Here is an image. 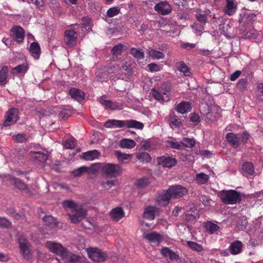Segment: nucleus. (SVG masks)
<instances>
[{"label": "nucleus", "mask_w": 263, "mask_h": 263, "mask_svg": "<svg viewBox=\"0 0 263 263\" xmlns=\"http://www.w3.org/2000/svg\"><path fill=\"white\" fill-rule=\"evenodd\" d=\"M147 68L151 72H157L160 70L159 66L155 63H150L147 65Z\"/></svg>", "instance_id": "obj_59"}, {"label": "nucleus", "mask_w": 263, "mask_h": 263, "mask_svg": "<svg viewBox=\"0 0 263 263\" xmlns=\"http://www.w3.org/2000/svg\"><path fill=\"white\" fill-rule=\"evenodd\" d=\"M30 52L34 58L39 59L41 53V48L37 42H33L30 44Z\"/></svg>", "instance_id": "obj_31"}, {"label": "nucleus", "mask_w": 263, "mask_h": 263, "mask_svg": "<svg viewBox=\"0 0 263 263\" xmlns=\"http://www.w3.org/2000/svg\"><path fill=\"white\" fill-rule=\"evenodd\" d=\"M102 165L103 164L100 163L92 164L90 167H88V174H95L99 171H101V172H102Z\"/></svg>", "instance_id": "obj_38"}, {"label": "nucleus", "mask_w": 263, "mask_h": 263, "mask_svg": "<svg viewBox=\"0 0 263 263\" xmlns=\"http://www.w3.org/2000/svg\"><path fill=\"white\" fill-rule=\"evenodd\" d=\"M228 142L234 148H237L240 144L239 138L233 133H230L226 135Z\"/></svg>", "instance_id": "obj_27"}, {"label": "nucleus", "mask_w": 263, "mask_h": 263, "mask_svg": "<svg viewBox=\"0 0 263 263\" xmlns=\"http://www.w3.org/2000/svg\"><path fill=\"white\" fill-rule=\"evenodd\" d=\"M227 4L223 9L224 13L229 16L233 15L236 11L237 4L233 0H226Z\"/></svg>", "instance_id": "obj_18"}, {"label": "nucleus", "mask_w": 263, "mask_h": 263, "mask_svg": "<svg viewBox=\"0 0 263 263\" xmlns=\"http://www.w3.org/2000/svg\"><path fill=\"white\" fill-rule=\"evenodd\" d=\"M62 257L66 259V261L71 263H77L79 261L80 257L66 250L65 252L62 256Z\"/></svg>", "instance_id": "obj_30"}, {"label": "nucleus", "mask_w": 263, "mask_h": 263, "mask_svg": "<svg viewBox=\"0 0 263 263\" xmlns=\"http://www.w3.org/2000/svg\"><path fill=\"white\" fill-rule=\"evenodd\" d=\"M33 157L39 161L44 162L47 159L48 156L46 154L40 152H35L33 153Z\"/></svg>", "instance_id": "obj_40"}, {"label": "nucleus", "mask_w": 263, "mask_h": 263, "mask_svg": "<svg viewBox=\"0 0 263 263\" xmlns=\"http://www.w3.org/2000/svg\"><path fill=\"white\" fill-rule=\"evenodd\" d=\"M256 16V14L254 13H247L244 14L243 18H246L247 23H249L254 21Z\"/></svg>", "instance_id": "obj_58"}, {"label": "nucleus", "mask_w": 263, "mask_h": 263, "mask_svg": "<svg viewBox=\"0 0 263 263\" xmlns=\"http://www.w3.org/2000/svg\"><path fill=\"white\" fill-rule=\"evenodd\" d=\"M13 140L17 142H24L27 140L26 135L24 134H18L13 136Z\"/></svg>", "instance_id": "obj_57"}, {"label": "nucleus", "mask_w": 263, "mask_h": 263, "mask_svg": "<svg viewBox=\"0 0 263 263\" xmlns=\"http://www.w3.org/2000/svg\"><path fill=\"white\" fill-rule=\"evenodd\" d=\"M159 90L162 93L163 96H165L166 101L169 100V96L172 91V87L170 83H164L161 84Z\"/></svg>", "instance_id": "obj_32"}, {"label": "nucleus", "mask_w": 263, "mask_h": 263, "mask_svg": "<svg viewBox=\"0 0 263 263\" xmlns=\"http://www.w3.org/2000/svg\"><path fill=\"white\" fill-rule=\"evenodd\" d=\"M242 174L243 176L249 177L254 173V168L252 163L250 162H245L242 165Z\"/></svg>", "instance_id": "obj_26"}, {"label": "nucleus", "mask_w": 263, "mask_h": 263, "mask_svg": "<svg viewBox=\"0 0 263 263\" xmlns=\"http://www.w3.org/2000/svg\"><path fill=\"white\" fill-rule=\"evenodd\" d=\"M258 32L256 30H251L248 32L246 34L247 38L250 40H253L254 37H256Z\"/></svg>", "instance_id": "obj_63"}, {"label": "nucleus", "mask_w": 263, "mask_h": 263, "mask_svg": "<svg viewBox=\"0 0 263 263\" xmlns=\"http://www.w3.org/2000/svg\"><path fill=\"white\" fill-rule=\"evenodd\" d=\"M106 96L103 95L99 98L100 103L104 106L105 109L110 110H121L123 108L122 103L118 102H112L109 100H106Z\"/></svg>", "instance_id": "obj_10"}, {"label": "nucleus", "mask_w": 263, "mask_h": 263, "mask_svg": "<svg viewBox=\"0 0 263 263\" xmlns=\"http://www.w3.org/2000/svg\"><path fill=\"white\" fill-rule=\"evenodd\" d=\"M256 96L259 100L263 101V83L258 85L256 90Z\"/></svg>", "instance_id": "obj_56"}, {"label": "nucleus", "mask_w": 263, "mask_h": 263, "mask_svg": "<svg viewBox=\"0 0 263 263\" xmlns=\"http://www.w3.org/2000/svg\"><path fill=\"white\" fill-rule=\"evenodd\" d=\"M248 81L247 79L243 78L238 80L236 84L238 89L241 92H243L247 90Z\"/></svg>", "instance_id": "obj_36"}, {"label": "nucleus", "mask_w": 263, "mask_h": 263, "mask_svg": "<svg viewBox=\"0 0 263 263\" xmlns=\"http://www.w3.org/2000/svg\"><path fill=\"white\" fill-rule=\"evenodd\" d=\"M177 68L181 72L183 73L185 76H190L191 72L190 69L183 61H179L176 63V65Z\"/></svg>", "instance_id": "obj_33"}, {"label": "nucleus", "mask_w": 263, "mask_h": 263, "mask_svg": "<svg viewBox=\"0 0 263 263\" xmlns=\"http://www.w3.org/2000/svg\"><path fill=\"white\" fill-rule=\"evenodd\" d=\"M121 168L119 165L114 164H103L102 173L109 177H116L120 174Z\"/></svg>", "instance_id": "obj_8"}, {"label": "nucleus", "mask_w": 263, "mask_h": 263, "mask_svg": "<svg viewBox=\"0 0 263 263\" xmlns=\"http://www.w3.org/2000/svg\"><path fill=\"white\" fill-rule=\"evenodd\" d=\"M149 55L154 59H162L164 55L163 52L156 50H151L149 52Z\"/></svg>", "instance_id": "obj_46"}, {"label": "nucleus", "mask_w": 263, "mask_h": 263, "mask_svg": "<svg viewBox=\"0 0 263 263\" xmlns=\"http://www.w3.org/2000/svg\"><path fill=\"white\" fill-rule=\"evenodd\" d=\"M144 237L151 243H156L157 245L160 243L162 240V236L160 234L155 232L145 234Z\"/></svg>", "instance_id": "obj_17"}, {"label": "nucleus", "mask_w": 263, "mask_h": 263, "mask_svg": "<svg viewBox=\"0 0 263 263\" xmlns=\"http://www.w3.org/2000/svg\"><path fill=\"white\" fill-rule=\"evenodd\" d=\"M165 145L167 147H172L173 148L179 149L181 147V144L178 142H175L172 141H166Z\"/></svg>", "instance_id": "obj_55"}, {"label": "nucleus", "mask_w": 263, "mask_h": 263, "mask_svg": "<svg viewBox=\"0 0 263 263\" xmlns=\"http://www.w3.org/2000/svg\"><path fill=\"white\" fill-rule=\"evenodd\" d=\"M62 205L64 208L71 211V213H69L68 216L71 222L73 223L79 222L86 216L85 210L81 205L77 204L72 200H65L62 202Z\"/></svg>", "instance_id": "obj_1"}, {"label": "nucleus", "mask_w": 263, "mask_h": 263, "mask_svg": "<svg viewBox=\"0 0 263 263\" xmlns=\"http://www.w3.org/2000/svg\"><path fill=\"white\" fill-rule=\"evenodd\" d=\"M171 198H173L168 189L166 191H163L158 195L156 201L159 205L165 206L169 203Z\"/></svg>", "instance_id": "obj_14"}, {"label": "nucleus", "mask_w": 263, "mask_h": 263, "mask_svg": "<svg viewBox=\"0 0 263 263\" xmlns=\"http://www.w3.org/2000/svg\"><path fill=\"white\" fill-rule=\"evenodd\" d=\"M33 2L35 6L39 8L44 7L45 5V0H34Z\"/></svg>", "instance_id": "obj_64"}, {"label": "nucleus", "mask_w": 263, "mask_h": 263, "mask_svg": "<svg viewBox=\"0 0 263 263\" xmlns=\"http://www.w3.org/2000/svg\"><path fill=\"white\" fill-rule=\"evenodd\" d=\"M136 145L134 140L129 139H123L120 141V146L122 148H132Z\"/></svg>", "instance_id": "obj_37"}, {"label": "nucleus", "mask_w": 263, "mask_h": 263, "mask_svg": "<svg viewBox=\"0 0 263 263\" xmlns=\"http://www.w3.org/2000/svg\"><path fill=\"white\" fill-rule=\"evenodd\" d=\"M45 246L51 252L62 257L66 250L60 243L53 241H47L46 243Z\"/></svg>", "instance_id": "obj_11"}, {"label": "nucleus", "mask_w": 263, "mask_h": 263, "mask_svg": "<svg viewBox=\"0 0 263 263\" xmlns=\"http://www.w3.org/2000/svg\"><path fill=\"white\" fill-rule=\"evenodd\" d=\"M159 212V209L154 206H148L144 211L143 216L144 218L152 220Z\"/></svg>", "instance_id": "obj_15"}, {"label": "nucleus", "mask_w": 263, "mask_h": 263, "mask_svg": "<svg viewBox=\"0 0 263 263\" xmlns=\"http://www.w3.org/2000/svg\"><path fill=\"white\" fill-rule=\"evenodd\" d=\"M192 108V104L189 102L182 101L176 107V110L180 114H187L191 111Z\"/></svg>", "instance_id": "obj_20"}, {"label": "nucleus", "mask_w": 263, "mask_h": 263, "mask_svg": "<svg viewBox=\"0 0 263 263\" xmlns=\"http://www.w3.org/2000/svg\"><path fill=\"white\" fill-rule=\"evenodd\" d=\"M109 69L112 72H118L122 79H130L133 76V67L130 60L126 58L116 65L110 66Z\"/></svg>", "instance_id": "obj_2"}, {"label": "nucleus", "mask_w": 263, "mask_h": 263, "mask_svg": "<svg viewBox=\"0 0 263 263\" xmlns=\"http://www.w3.org/2000/svg\"><path fill=\"white\" fill-rule=\"evenodd\" d=\"M69 95L72 99L79 102L82 101L85 98L84 92L76 88H70L69 90Z\"/></svg>", "instance_id": "obj_19"}, {"label": "nucleus", "mask_w": 263, "mask_h": 263, "mask_svg": "<svg viewBox=\"0 0 263 263\" xmlns=\"http://www.w3.org/2000/svg\"><path fill=\"white\" fill-rule=\"evenodd\" d=\"M45 223L50 228H54L57 226V221L51 215L45 216L43 218Z\"/></svg>", "instance_id": "obj_39"}, {"label": "nucleus", "mask_w": 263, "mask_h": 263, "mask_svg": "<svg viewBox=\"0 0 263 263\" xmlns=\"http://www.w3.org/2000/svg\"><path fill=\"white\" fill-rule=\"evenodd\" d=\"M86 251L89 257L94 261L101 262L106 259V254L96 248H88Z\"/></svg>", "instance_id": "obj_5"}, {"label": "nucleus", "mask_w": 263, "mask_h": 263, "mask_svg": "<svg viewBox=\"0 0 263 263\" xmlns=\"http://www.w3.org/2000/svg\"><path fill=\"white\" fill-rule=\"evenodd\" d=\"M77 141L74 138H70L66 141L65 147L67 149L74 148L76 146Z\"/></svg>", "instance_id": "obj_54"}, {"label": "nucleus", "mask_w": 263, "mask_h": 263, "mask_svg": "<svg viewBox=\"0 0 263 263\" xmlns=\"http://www.w3.org/2000/svg\"><path fill=\"white\" fill-rule=\"evenodd\" d=\"M152 93L154 98L160 102L165 101L166 99L163 96L162 93L159 90H156L155 88L152 89Z\"/></svg>", "instance_id": "obj_41"}, {"label": "nucleus", "mask_w": 263, "mask_h": 263, "mask_svg": "<svg viewBox=\"0 0 263 263\" xmlns=\"http://www.w3.org/2000/svg\"><path fill=\"white\" fill-rule=\"evenodd\" d=\"M12 181L17 189L26 194L31 195V190L30 187L27 184L23 182L21 180L13 178Z\"/></svg>", "instance_id": "obj_21"}, {"label": "nucleus", "mask_w": 263, "mask_h": 263, "mask_svg": "<svg viewBox=\"0 0 263 263\" xmlns=\"http://www.w3.org/2000/svg\"><path fill=\"white\" fill-rule=\"evenodd\" d=\"M28 66L27 64H23L17 65L16 67L13 68L11 70L12 74H20L25 73L28 70Z\"/></svg>", "instance_id": "obj_34"}, {"label": "nucleus", "mask_w": 263, "mask_h": 263, "mask_svg": "<svg viewBox=\"0 0 263 263\" xmlns=\"http://www.w3.org/2000/svg\"><path fill=\"white\" fill-rule=\"evenodd\" d=\"M189 246L193 250L197 252H201L203 250V247L201 245L193 241H188Z\"/></svg>", "instance_id": "obj_52"}, {"label": "nucleus", "mask_w": 263, "mask_h": 263, "mask_svg": "<svg viewBox=\"0 0 263 263\" xmlns=\"http://www.w3.org/2000/svg\"><path fill=\"white\" fill-rule=\"evenodd\" d=\"M209 176L203 173L197 174L195 177V181L198 184H205L209 181Z\"/></svg>", "instance_id": "obj_35"}, {"label": "nucleus", "mask_w": 263, "mask_h": 263, "mask_svg": "<svg viewBox=\"0 0 263 263\" xmlns=\"http://www.w3.org/2000/svg\"><path fill=\"white\" fill-rule=\"evenodd\" d=\"M181 144L187 147H192L195 144V141L193 139L183 138Z\"/></svg>", "instance_id": "obj_48"}, {"label": "nucleus", "mask_w": 263, "mask_h": 263, "mask_svg": "<svg viewBox=\"0 0 263 263\" xmlns=\"http://www.w3.org/2000/svg\"><path fill=\"white\" fill-rule=\"evenodd\" d=\"M148 184V181L146 178H142L137 180L136 184L139 187H144Z\"/></svg>", "instance_id": "obj_61"}, {"label": "nucleus", "mask_w": 263, "mask_h": 263, "mask_svg": "<svg viewBox=\"0 0 263 263\" xmlns=\"http://www.w3.org/2000/svg\"><path fill=\"white\" fill-rule=\"evenodd\" d=\"M168 189L173 198L182 197L187 192L186 189L180 185L171 186Z\"/></svg>", "instance_id": "obj_13"}, {"label": "nucleus", "mask_w": 263, "mask_h": 263, "mask_svg": "<svg viewBox=\"0 0 263 263\" xmlns=\"http://www.w3.org/2000/svg\"><path fill=\"white\" fill-rule=\"evenodd\" d=\"M154 9L159 14L165 15L170 14L172 11L171 6L166 2H161L154 6Z\"/></svg>", "instance_id": "obj_12"}, {"label": "nucleus", "mask_w": 263, "mask_h": 263, "mask_svg": "<svg viewBox=\"0 0 263 263\" xmlns=\"http://www.w3.org/2000/svg\"><path fill=\"white\" fill-rule=\"evenodd\" d=\"M120 13V8L119 7L110 8L106 12V15L109 17H112Z\"/></svg>", "instance_id": "obj_42"}, {"label": "nucleus", "mask_w": 263, "mask_h": 263, "mask_svg": "<svg viewBox=\"0 0 263 263\" xmlns=\"http://www.w3.org/2000/svg\"><path fill=\"white\" fill-rule=\"evenodd\" d=\"M78 36L77 31L72 29L65 31L64 42L68 47L72 48L76 46Z\"/></svg>", "instance_id": "obj_6"}, {"label": "nucleus", "mask_w": 263, "mask_h": 263, "mask_svg": "<svg viewBox=\"0 0 263 263\" xmlns=\"http://www.w3.org/2000/svg\"><path fill=\"white\" fill-rule=\"evenodd\" d=\"M137 159L143 162H148L151 161V157L146 152L139 154L137 156Z\"/></svg>", "instance_id": "obj_49"}, {"label": "nucleus", "mask_w": 263, "mask_h": 263, "mask_svg": "<svg viewBox=\"0 0 263 263\" xmlns=\"http://www.w3.org/2000/svg\"><path fill=\"white\" fill-rule=\"evenodd\" d=\"M125 213L120 207H116L110 212V216L111 219L115 221H118L120 219L124 217Z\"/></svg>", "instance_id": "obj_24"}, {"label": "nucleus", "mask_w": 263, "mask_h": 263, "mask_svg": "<svg viewBox=\"0 0 263 263\" xmlns=\"http://www.w3.org/2000/svg\"><path fill=\"white\" fill-rule=\"evenodd\" d=\"M102 184L105 188H106V189H109L112 186L117 185V181H116V180L107 181L106 182L103 183Z\"/></svg>", "instance_id": "obj_60"}, {"label": "nucleus", "mask_w": 263, "mask_h": 263, "mask_svg": "<svg viewBox=\"0 0 263 263\" xmlns=\"http://www.w3.org/2000/svg\"><path fill=\"white\" fill-rule=\"evenodd\" d=\"M125 127L127 128H133L138 129H142L144 127V125L142 122L137 121L136 120H125Z\"/></svg>", "instance_id": "obj_29"}, {"label": "nucleus", "mask_w": 263, "mask_h": 263, "mask_svg": "<svg viewBox=\"0 0 263 263\" xmlns=\"http://www.w3.org/2000/svg\"><path fill=\"white\" fill-rule=\"evenodd\" d=\"M223 202L227 204H234L241 200L240 194L234 190L223 191L219 193Z\"/></svg>", "instance_id": "obj_3"}, {"label": "nucleus", "mask_w": 263, "mask_h": 263, "mask_svg": "<svg viewBox=\"0 0 263 263\" xmlns=\"http://www.w3.org/2000/svg\"><path fill=\"white\" fill-rule=\"evenodd\" d=\"M10 225V222L5 218L0 217V227L6 228Z\"/></svg>", "instance_id": "obj_62"}, {"label": "nucleus", "mask_w": 263, "mask_h": 263, "mask_svg": "<svg viewBox=\"0 0 263 263\" xmlns=\"http://www.w3.org/2000/svg\"><path fill=\"white\" fill-rule=\"evenodd\" d=\"M9 69L7 66H3L0 70V85L5 86L8 82Z\"/></svg>", "instance_id": "obj_28"}, {"label": "nucleus", "mask_w": 263, "mask_h": 263, "mask_svg": "<svg viewBox=\"0 0 263 263\" xmlns=\"http://www.w3.org/2000/svg\"><path fill=\"white\" fill-rule=\"evenodd\" d=\"M25 30L20 26L14 25L10 30V35L18 43L23 42L25 37Z\"/></svg>", "instance_id": "obj_7"}, {"label": "nucleus", "mask_w": 263, "mask_h": 263, "mask_svg": "<svg viewBox=\"0 0 263 263\" xmlns=\"http://www.w3.org/2000/svg\"><path fill=\"white\" fill-rule=\"evenodd\" d=\"M17 116H7V118L4 121L5 126H9L14 124L17 120Z\"/></svg>", "instance_id": "obj_50"}, {"label": "nucleus", "mask_w": 263, "mask_h": 263, "mask_svg": "<svg viewBox=\"0 0 263 263\" xmlns=\"http://www.w3.org/2000/svg\"><path fill=\"white\" fill-rule=\"evenodd\" d=\"M205 227L206 231L210 233H213L216 232L219 229V227L216 224L211 222H206Z\"/></svg>", "instance_id": "obj_44"}, {"label": "nucleus", "mask_w": 263, "mask_h": 263, "mask_svg": "<svg viewBox=\"0 0 263 263\" xmlns=\"http://www.w3.org/2000/svg\"><path fill=\"white\" fill-rule=\"evenodd\" d=\"M198 13L195 15V18L200 23L205 24L207 22L208 18L206 15L202 14L200 9L198 10Z\"/></svg>", "instance_id": "obj_45"}, {"label": "nucleus", "mask_w": 263, "mask_h": 263, "mask_svg": "<svg viewBox=\"0 0 263 263\" xmlns=\"http://www.w3.org/2000/svg\"><path fill=\"white\" fill-rule=\"evenodd\" d=\"M123 48V45L121 44L115 46L111 49L113 56L117 58L122 53Z\"/></svg>", "instance_id": "obj_43"}, {"label": "nucleus", "mask_w": 263, "mask_h": 263, "mask_svg": "<svg viewBox=\"0 0 263 263\" xmlns=\"http://www.w3.org/2000/svg\"><path fill=\"white\" fill-rule=\"evenodd\" d=\"M159 164L165 167H171L177 163L176 159L170 157L162 156L158 159Z\"/></svg>", "instance_id": "obj_16"}, {"label": "nucleus", "mask_w": 263, "mask_h": 263, "mask_svg": "<svg viewBox=\"0 0 263 263\" xmlns=\"http://www.w3.org/2000/svg\"><path fill=\"white\" fill-rule=\"evenodd\" d=\"M106 128H116L125 127V120H108L104 123Z\"/></svg>", "instance_id": "obj_22"}, {"label": "nucleus", "mask_w": 263, "mask_h": 263, "mask_svg": "<svg viewBox=\"0 0 263 263\" xmlns=\"http://www.w3.org/2000/svg\"><path fill=\"white\" fill-rule=\"evenodd\" d=\"M18 244L23 258L26 260H30L32 256L30 245L25 236H22L19 238Z\"/></svg>", "instance_id": "obj_4"}, {"label": "nucleus", "mask_w": 263, "mask_h": 263, "mask_svg": "<svg viewBox=\"0 0 263 263\" xmlns=\"http://www.w3.org/2000/svg\"><path fill=\"white\" fill-rule=\"evenodd\" d=\"M117 157L119 161L123 162L125 160H128L130 158V155L125 153H122L120 152H116Z\"/></svg>", "instance_id": "obj_53"}, {"label": "nucleus", "mask_w": 263, "mask_h": 263, "mask_svg": "<svg viewBox=\"0 0 263 263\" xmlns=\"http://www.w3.org/2000/svg\"><path fill=\"white\" fill-rule=\"evenodd\" d=\"M130 53L135 58L138 59H142L144 58V53L140 50L132 48L130 49Z\"/></svg>", "instance_id": "obj_47"}, {"label": "nucleus", "mask_w": 263, "mask_h": 263, "mask_svg": "<svg viewBox=\"0 0 263 263\" xmlns=\"http://www.w3.org/2000/svg\"><path fill=\"white\" fill-rule=\"evenodd\" d=\"M87 171L88 167L83 166L74 170L72 172V174L75 177H79L82 174L84 173H87Z\"/></svg>", "instance_id": "obj_51"}, {"label": "nucleus", "mask_w": 263, "mask_h": 263, "mask_svg": "<svg viewBox=\"0 0 263 263\" xmlns=\"http://www.w3.org/2000/svg\"><path fill=\"white\" fill-rule=\"evenodd\" d=\"M162 255L169 263H179L180 257L175 252L167 247L163 248L161 250Z\"/></svg>", "instance_id": "obj_9"}, {"label": "nucleus", "mask_w": 263, "mask_h": 263, "mask_svg": "<svg viewBox=\"0 0 263 263\" xmlns=\"http://www.w3.org/2000/svg\"><path fill=\"white\" fill-rule=\"evenodd\" d=\"M243 246V243L240 241H235L230 245L229 248V251L232 254L237 255L241 252Z\"/></svg>", "instance_id": "obj_25"}, {"label": "nucleus", "mask_w": 263, "mask_h": 263, "mask_svg": "<svg viewBox=\"0 0 263 263\" xmlns=\"http://www.w3.org/2000/svg\"><path fill=\"white\" fill-rule=\"evenodd\" d=\"M100 156V153L94 149L82 153L81 158L86 161H93L98 159Z\"/></svg>", "instance_id": "obj_23"}]
</instances>
